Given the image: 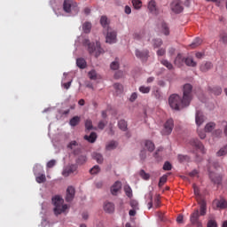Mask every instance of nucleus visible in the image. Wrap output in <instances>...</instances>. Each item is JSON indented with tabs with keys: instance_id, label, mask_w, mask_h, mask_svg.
<instances>
[{
	"instance_id": "f3484780",
	"label": "nucleus",
	"mask_w": 227,
	"mask_h": 227,
	"mask_svg": "<svg viewBox=\"0 0 227 227\" xmlns=\"http://www.w3.org/2000/svg\"><path fill=\"white\" fill-rule=\"evenodd\" d=\"M148 10L149 12H151V13H153L154 15H157L159 13V11L157 10V4L154 0L149 1Z\"/></svg>"
},
{
	"instance_id": "423d86ee",
	"label": "nucleus",
	"mask_w": 227,
	"mask_h": 227,
	"mask_svg": "<svg viewBox=\"0 0 227 227\" xmlns=\"http://www.w3.org/2000/svg\"><path fill=\"white\" fill-rule=\"evenodd\" d=\"M170 9L174 13H182V12H184V5L182 4V1L174 0L170 4Z\"/></svg>"
},
{
	"instance_id": "bf43d9fd",
	"label": "nucleus",
	"mask_w": 227,
	"mask_h": 227,
	"mask_svg": "<svg viewBox=\"0 0 227 227\" xmlns=\"http://www.w3.org/2000/svg\"><path fill=\"white\" fill-rule=\"evenodd\" d=\"M54 166H56V160H51L50 161H48L46 167L48 168H54Z\"/></svg>"
},
{
	"instance_id": "a211bd4d",
	"label": "nucleus",
	"mask_w": 227,
	"mask_h": 227,
	"mask_svg": "<svg viewBox=\"0 0 227 227\" xmlns=\"http://www.w3.org/2000/svg\"><path fill=\"white\" fill-rule=\"evenodd\" d=\"M198 203L200 207V215L207 214V201L204 199H198Z\"/></svg>"
},
{
	"instance_id": "338daca9",
	"label": "nucleus",
	"mask_w": 227,
	"mask_h": 227,
	"mask_svg": "<svg viewBox=\"0 0 227 227\" xmlns=\"http://www.w3.org/2000/svg\"><path fill=\"white\" fill-rule=\"evenodd\" d=\"M166 54V50L165 49H160L157 51V56H164Z\"/></svg>"
},
{
	"instance_id": "2eb2a0df",
	"label": "nucleus",
	"mask_w": 227,
	"mask_h": 227,
	"mask_svg": "<svg viewBox=\"0 0 227 227\" xmlns=\"http://www.w3.org/2000/svg\"><path fill=\"white\" fill-rule=\"evenodd\" d=\"M121 189V182L116 181L114 185L111 187V193L113 196H116L118 194V192H120Z\"/></svg>"
},
{
	"instance_id": "39448f33",
	"label": "nucleus",
	"mask_w": 227,
	"mask_h": 227,
	"mask_svg": "<svg viewBox=\"0 0 227 227\" xmlns=\"http://www.w3.org/2000/svg\"><path fill=\"white\" fill-rule=\"evenodd\" d=\"M37 169L43 171V167L36 165L34 168L35 182H37V184H43L47 180V178L45 177V174H38V172L36 171Z\"/></svg>"
},
{
	"instance_id": "5701e85b",
	"label": "nucleus",
	"mask_w": 227,
	"mask_h": 227,
	"mask_svg": "<svg viewBox=\"0 0 227 227\" xmlns=\"http://www.w3.org/2000/svg\"><path fill=\"white\" fill-rule=\"evenodd\" d=\"M84 139L89 143H95L97 141V133L91 132L90 136L85 135Z\"/></svg>"
},
{
	"instance_id": "052dcab7",
	"label": "nucleus",
	"mask_w": 227,
	"mask_h": 227,
	"mask_svg": "<svg viewBox=\"0 0 227 227\" xmlns=\"http://www.w3.org/2000/svg\"><path fill=\"white\" fill-rule=\"evenodd\" d=\"M207 227H217V222L215 220H209L207 222Z\"/></svg>"
},
{
	"instance_id": "a18cd8bd",
	"label": "nucleus",
	"mask_w": 227,
	"mask_h": 227,
	"mask_svg": "<svg viewBox=\"0 0 227 227\" xmlns=\"http://www.w3.org/2000/svg\"><path fill=\"white\" fill-rule=\"evenodd\" d=\"M82 29L84 33H90V31H91V23L85 22L82 26Z\"/></svg>"
},
{
	"instance_id": "e2e57ef3",
	"label": "nucleus",
	"mask_w": 227,
	"mask_h": 227,
	"mask_svg": "<svg viewBox=\"0 0 227 227\" xmlns=\"http://www.w3.org/2000/svg\"><path fill=\"white\" fill-rule=\"evenodd\" d=\"M154 207L155 208H159V207H160V198L156 197L154 199Z\"/></svg>"
},
{
	"instance_id": "ea45409f",
	"label": "nucleus",
	"mask_w": 227,
	"mask_h": 227,
	"mask_svg": "<svg viewBox=\"0 0 227 227\" xmlns=\"http://www.w3.org/2000/svg\"><path fill=\"white\" fill-rule=\"evenodd\" d=\"M124 192L128 198H132V188L129 184L124 185Z\"/></svg>"
},
{
	"instance_id": "b1692460",
	"label": "nucleus",
	"mask_w": 227,
	"mask_h": 227,
	"mask_svg": "<svg viewBox=\"0 0 227 227\" xmlns=\"http://www.w3.org/2000/svg\"><path fill=\"white\" fill-rule=\"evenodd\" d=\"M212 62H206L200 65L201 72H208V70L212 69Z\"/></svg>"
},
{
	"instance_id": "c756f323",
	"label": "nucleus",
	"mask_w": 227,
	"mask_h": 227,
	"mask_svg": "<svg viewBox=\"0 0 227 227\" xmlns=\"http://www.w3.org/2000/svg\"><path fill=\"white\" fill-rule=\"evenodd\" d=\"M92 157L95 160H97L98 164H102V162H104V157L100 153H93Z\"/></svg>"
},
{
	"instance_id": "6ab92c4d",
	"label": "nucleus",
	"mask_w": 227,
	"mask_h": 227,
	"mask_svg": "<svg viewBox=\"0 0 227 227\" xmlns=\"http://www.w3.org/2000/svg\"><path fill=\"white\" fill-rule=\"evenodd\" d=\"M195 121L198 127H200V125H202L203 121H205V116H203V113H201V111L196 112Z\"/></svg>"
},
{
	"instance_id": "4d7b16f0",
	"label": "nucleus",
	"mask_w": 227,
	"mask_h": 227,
	"mask_svg": "<svg viewBox=\"0 0 227 227\" xmlns=\"http://www.w3.org/2000/svg\"><path fill=\"white\" fill-rule=\"evenodd\" d=\"M86 160H88V159L86 158V156L82 155L78 158L77 160V164H84V162H86Z\"/></svg>"
},
{
	"instance_id": "6e6d98bb",
	"label": "nucleus",
	"mask_w": 227,
	"mask_h": 227,
	"mask_svg": "<svg viewBox=\"0 0 227 227\" xmlns=\"http://www.w3.org/2000/svg\"><path fill=\"white\" fill-rule=\"evenodd\" d=\"M162 45V39H154L153 40V47L159 48Z\"/></svg>"
},
{
	"instance_id": "a878e982",
	"label": "nucleus",
	"mask_w": 227,
	"mask_h": 227,
	"mask_svg": "<svg viewBox=\"0 0 227 227\" xmlns=\"http://www.w3.org/2000/svg\"><path fill=\"white\" fill-rule=\"evenodd\" d=\"M145 146L147 148L148 152H153V150H155V144L150 140L145 141Z\"/></svg>"
},
{
	"instance_id": "0eeeda50",
	"label": "nucleus",
	"mask_w": 227,
	"mask_h": 227,
	"mask_svg": "<svg viewBox=\"0 0 227 227\" xmlns=\"http://www.w3.org/2000/svg\"><path fill=\"white\" fill-rule=\"evenodd\" d=\"M190 221L193 226L203 227L201 222H200V210L196 209L190 216Z\"/></svg>"
},
{
	"instance_id": "7c9ffc66",
	"label": "nucleus",
	"mask_w": 227,
	"mask_h": 227,
	"mask_svg": "<svg viewBox=\"0 0 227 227\" xmlns=\"http://www.w3.org/2000/svg\"><path fill=\"white\" fill-rule=\"evenodd\" d=\"M211 93H213V95H216L219 96L221 95V93H223V89L219 86H215L210 89Z\"/></svg>"
},
{
	"instance_id": "412c9836",
	"label": "nucleus",
	"mask_w": 227,
	"mask_h": 227,
	"mask_svg": "<svg viewBox=\"0 0 227 227\" xmlns=\"http://www.w3.org/2000/svg\"><path fill=\"white\" fill-rule=\"evenodd\" d=\"M217 208L224 209L227 208V201L224 199H221L220 200L215 201Z\"/></svg>"
},
{
	"instance_id": "58836bf2",
	"label": "nucleus",
	"mask_w": 227,
	"mask_h": 227,
	"mask_svg": "<svg viewBox=\"0 0 227 227\" xmlns=\"http://www.w3.org/2000/svg\"><path fill=\"white\" fill-rule=\"evenodd\" d=\"M217 157H223V155H227V145L222 147L217 153Z\"/></svg>"
},
{
	"instance_id": "4468645a",
	"label": "nucleus",
	"mask_w": 227,
	"mask_h": 227,
	"mask_svg": "<svg viewBox=\"0 0 227 227\" xmlns=\"http://www.w3.org/2000/svg\"><path fill=\"white\" fill-rule=\"evenodd\" d=\"M192 146H194L195 148H197V150H200L201 152V153H205V146L203 145V144H201L200 142V140L198 139H193L191 142Z\"/></svg>"
},
{
	"instance_id": "ddd939ff",
	"label": "nucleus",
	"mask_w": 227,
	"mask_h": 227,
	"mask_svg": "<svg viewBox=\"0 0 227 227\" xmlns=\"http://www.w3.org/2000/svg\"><path fill=\"white\" fill-rule=\"evenodd\" d=\"M208 171H209V177L212 180V182H214V184H221V182H223V177H221V176H215V174H214V172H212L210 167H208Z\"/></svg>"
},
{
	"instance_id": "5fc2aeb1",
	"label": "nucleus",
	"mask_w": 227,
	"mask_h": 227,
	"mask_svg": "<svg viewBox=\"0 0 227 227\" xmlns=\"http://www.w3.org/2000/svg\"><path fill=\"white\" fill-rule=\"evenodd\" d=\"M85 128L87 130H91L93 129V122L91 121V120H87L85 121Z\"/></svg>"
},
{
	"instance_id": "c9c22d12",
	"label": "nucleus",
	"mask_w": 227,
	"mask_h": 227,
	"mask_svg": "<svg viewBox=\"0 0 227 227\" xmlns=\"http://www.w3.org/2000/svg\"><path fill=\"white\" fill-rule=\"evenodd\" d=\"M110 68L112 70H118V68H120V59H116L114 61H113L110 65Z\"/></svg>"
},
{
	"instance_id": "09e8293b",
	"label": "nucleus",
	"mask_w": 227,
	"mask_h": 227,
	"mask_svg": "<svg viewBox=\"0 0 227 227\" xmlns=\"http://www.w3.org/2000/svg\"><path fill=\"white\" fill-rule=\"evenodd\" d=\"M139 175L144 180H150V174L145 172V170H140Z\"/></svg>"
},
{
	"instance_id": "6e6552de",
	"label": "nucleus",
	"mask_w": 227,
	"mask_h": 227,
	"mask_svg": "<svg viewBox=\"0 0 227 227\" xmlns=\"http://www.w3.org/2000/svg\"><path fill=\"white\" fill-rule=\"evenodd\" d=\"M173 127H175V122L173 121V119H168L164 124L162 134L164 136H169V134L173 132Z\"/></svg>"
},
{
	"instance_id": "f257e3e1",
	"label": "nucleus",
	"mask_w": 227,
	"mask_h": 227,
	"mask_svg": "<svg viewBox=\"0 0 227 227\" xmlns=\"http://www.w3.org/2000/svg\"><path fill=\"white\" fill-rule=\"evenodd\" d=\"M183 98L176 94H172L168 98V104L171 109L180 111L183 107H186L192 100V85L186 83L184 86Z\"/></svg>"
},
{
	"instance_id": "20e7f679",
	"label": "nucleus",
	"mask_w": 227,
	"mask_h": 227,
	"mask_svg": "<svg viewBox=\"0 0 227 227\" xmlns=\"http://www.w3.org/2000/svg\"><path fill=\"white\" fill-rule=\"evenodd\" d=\"M63 10L66 13L77 15V13H79V5H77V3L74 0H64Z\"/></svg>"
},
{
	"instance_id": "3c124183",
	"label": "nucleus",
	"mask_w": 227,
	"mask_h": 227,
	"mask_svg": "<svg viewBox=\"0 0 227 227\" xmlns=\"http://www.w3.org/2000/svg\"><path fill=\"white\" fill-rule=\"evenodd\" d=\"M193 191H194V194L196 196V200L198 201V200H203V198H201V195H200V190L198 189V187L193 184Z\"/></svg>"
},
{
	"instance_id": "72a5a7b5",
	"label": "nucleus",
	"mask_w": 227,
	"mask_h": 227,
	"mask_svg": "<svg viewBox=\"0 0 227 227\" xmlns=\"http://www.w3.org/2000/svg\"><path fill=\"white\" fill-rule=\"evenodd\" d=\"M169 175H171L170 173L167 174V175H163L159 181V187H162V185H164V184H166V182H168V176H169Z\"/></svg>"
},
{
	"instance_id": "bb28decb",
	"label": "nucleus",
	"mask_w": 227,
	"mask_h": 227,
	"mask_svg": "<svg viewBox=\"0 0 227 227\" xmlns=\"http://www.w3.org/2000/svg\"><path fill=\"white\" fill-rule=\"evenodd\" d=\"M76 65L78 67V68H82V69H84L86 68V60L82 58H79L76 59Z\"/></svg>"
},
{
	"instance_id": "0e129e2a",
	"label": "nucleus",
	"mask_w": 227,
	"mask_h": 227,
	"mask_svg": "<svg viewBox=\"0 0 227 227\" xmlns=\"http://www.w3.org/2000/svg\"><path fill=\"white\" fill-rule=\"evenodd\" d=\"M198 134H199V137H200V139H205V137H207V134L205 133V131L203 130H199L198 129Z\"/></svg>"
},
{
	"instance_id": "dca6fc26",
	"label": "nucleus",
	"mask_w": 227,
	"mask_h": 227,
	"mask_svg": "<svg viewBox=\"0 0 227 227\" xmlns=\"http://www.w3.org/2000/svg\"><path fill=\"white\" fill-rule=\"evenodd\" d=\"M174 63L176 67H178V68H180L181 67H184V64L185 63V58H184V56L179 53L176 57Z\"/></svg>"
},
{
	"instance_id": "e433bc0d",
	"label": "nucleus",
	"mask_w": 227,
	"mask_h": 227,
	"mask_svg": "<svg viewBox=\"0 0 227 227\" xmlns=\"http://www.w3.org/2000/svg\"><path fill=\"white\" fill-rule=\"evenodd\" d=\"M132 5L135 10H141V6H143V2L140 0H132Z\"/></svg>"
},
{
	"instance_id": "c03bdc74",
	"label": "nucleus",
	"mask_w": 227,
	"mask_h": 227,
	"mask_svg": "<svg viewBox=\"0 0 227 227\" xmlns=\"http://www.w3.org/2000/svg\"><path fill=\"white\" fill-rule=\"evenodd\" d=\"M138 90H139L140 93L147 94L151 91L152 88L142 85L139 87Z\"/></svg>"
},
{
	"instance_id": "7ed1b4c3",
	"label": "nucleus",
	"mask_w": 227,
	"mask_h": 227,
	"mask_svg": "<svg viewBox=\"0 0 227 227\" xmlns=\"http://www.w3.org/2000/svg\"><path fill=\"white\" fill-rule=\"evenodd\" d=\"M83 45L85 47H88V51L90 54H93L95 52V57L98 58L102 52H104V50L102 47H100V43L97 42L95 43H90V40L85 39L83 40Z\"/></svg>"
},
{
	"instance_id": "79ce46f5",
	"label": "nucleus",
	"mask_w": 227,
	"mask_h": 227,
	"mask_svg": "<svg viewBox=\"0 0 227 227\" xmlns=\"http://www.w3.org/2000/svg\"><path fill=\"white\" fill-rule=\"evenodd\" d=\"M215 129V124L214 122H208L205 127L206 132H212Z\"/></svg>"
},
{
	"instance_id": "cd10ccee",
	"label": "nucleus",
	"mask_w": 227,
	"mask_h": 227,
	"mask_svg": "<svg viewBox=\"0 0 227 227\" xmlns=\"http://www.w3.org/2000/svg\"><path fill=\"white\" fill-rule=\"evenodd\" d=\"M79 123H81V117L79 116L73 117L69 121V124L71 125V127H77Z\"/></svg>"
},
{
	"instance_id": "f704fd0d",
	"label": "nucleus",
	"mask_w": 227,
	"mask_h": 227,
	"mask_svg": "<svg viewBox=\"0 0 227 227\" xmlns=\"http://www.w3.org/2000/svg\"><path fill=\"white\" fill-rule=\"evenodd\" d=\"M114 88L117 95H120V93H123V85H121L120 83H114Z\"/></svg>"
},
{
	"instance_id": "2f4dec72",
	"label": "nucleus",
	"mask_w": 227,
	"mask_h": 227,
	"mask_svg": "<svg viewBox=\"0 0 227 227\" xmlns=\"http://www.w3.org/2000/svg\"><path fill=\"white\" fill-rule=\"evenodd\" d=\"M118 127L121 130L125 132V130H127V121L125 120L119 121Z\"/></svg>"
},
{
	"instance_id": "f8f14e48",
	"label": "nucleus",
	"mask_w": 227,
	"mask_h": 227,
	"mask_svg": "<svg viewBox=\"0 0 227 227\" xmlns=\"http://www.w3.org/2000/svg\"><path fill=\"white\" fill-rule=\"evenodd\" d=\"M75 171H77V166L70 165L69 167L64 168L62 175L66 177L70 176V175H72V173H75Z\"/></svg>"
},
{
	"instance_id": "13d9d810",
	"label": "nucleus",
	"mask_w": 227,
	"mask_h": 227,
	"mask_svg": "<svg viewBox=\"0 0 227 227\" xmlns=\"http://www.w3.org/2000/svg\"><path fill=\"white\" fill-rule=\"evenodd\" d=\"M220 40L223 42V43H227V34L223 33L220 35Z\"/></svg>"
},
{
	"instance_id": "9d476101",
	"label": "nucleus",
	"mask_w": 227,
	"mask_h": 227,
	"mask_svg": "<svg viewBox=\"0 0 227 227\" xmlns=\"http://www.w3.org/2000/svg\"><path fill=\"white\" fill-rule=\"evenodd\" d=\"M135 54H136V57L138 58V59H141V61H147L148 54H150V52L148 51V50H144V51L136 50Z\"/></svg>"
},
{
	"instance_id": "37998d69",
	"label": "nucleus",
	"mask_w": 227,
	"mask_h": 227,
	"mask_svg": "<svg viewBox=\"0 0 227 227\" xmlns=\"http://www.w3.org/2000/svg\"><path fill=\"white\" fill-rule=\"evenodd\" d=\"M177 159H178L179 162H189V160H191V158H189V156L182 155V154H179L177 156Z\"/></svg>"
},
{
	"instance_id": "774afa93",
	"label": "nucleus",
	"mask_w": 227,
	"mask_h": 227,
	"mask_svg": "<svg viewBox=\"0 0 227 227\" xmlns=\"http://www.w3.org/2000/svg\"><path fill=\"white\" fill-rule=\"evenodd\" d=\"M137 98V93L133 92V93L131 94V96H130L129 100H130V102H134Z\"/></svg>"
},
{
	"instance_id": "a19ab883",
	"label": "nucleus",
	"mask_w": 227,
	"mask_h": 227,
	"mask_svg": "<svg viewBox=\"0 0 227 227\" xmlns=\"http://www.w3.org/2000/svg\"><path fill=\"white\" fill-rule=\"evenodd\" d=\"M161 65H163V67H166V68H168V70H173V64H171V62L163 59L160 61Z\"/></svg>"
},
{
	"instance_id": "1a4fd4ad",
	"label": "nucleus",
	"mask_w": 227,
	"mask_h": 227,
	"mask_svg": "<svg viewBox=\"0 0 227 227\" xmlns=\"http://www.w3.org/2000/svg\"><path fill=\"white\" fill-rule=\"evenodd\" d=\"M106 43H116V31L107 28Z\"/></svg>"
},
{
	"instance_id": "c85d7f7f",
	"label": "nucleus",
	"mask_w": 227,
	"mask_h": 227,
	"mask_svg": "<svg viewBox=\"0 0 227 227\" xmlns=\"http://www.w3.org/2000/svg\"><path fill=\"white\" fill-rule=\"evenodd\" d=\"M133 38L135 40H143L145 38V30H140L133 34Z\"/></svg>"
},
{
	"instance_id": "473e14b6",
	"label": "nucleus",
	"mask_w": 227,
	"mask_h": 227,
	"mask_svg": "<svg viewBox=\"0 0 227 227\" xmlns=\"http://www.w3.org/2000/svg\"><path fill=\"white\" fill-rule=\"evenodd\" d=\"M161 31L162 33L168 36V35H169V27H168V24H166L165 22H161Z\"/></svg>"
},
{
	"instance_id": "603ef678",
	"label": "nucleus",
	"mask_w": 227,
	"mask_h": 227,
	"mask_svg": "<svg viewBox=\"0 0 227 227\" xmlns=\"http://www.w3.org/2000/svg\"><path fill=\"white\" fill-rule=\"evenodd\" d=\"M89 77L91 81H97V71L91 70L89 72Z\"/></svg>"
},
{
	"instance_id": "4c0bfd02",
	"label": "nucleus",
	"mask_w": 227,
	"mask_h": 227,
	"mask_svg": "<svg viewBox=\"0 0 227 227\" xmlns=\"http://www.w3.org/2000/svg\"><path fill=\"white\" fill-rule=\"evenodd\" d=\"M100 24L101 26H103V27H107V29H109L108 26H109V21L107 20V17L106 16H102L100 19Z\"/></svg>"
},
{
	"instance_id": "9b49d317",
	"label": "nucleus",
	"mask_w": 227,
	"mask_h": 227,
	"mask_svg": "<svg viewBox=\"0 0 227 227\" xmlns=\"http://www.w3.org/2000/svg\"><path fill=\"white\" fill-rule=\"evenodd\" d=\"M74 196L75 188H74V186H68L67 189L66 201H67V203H70V201L74 200Z\"/></svg>"
},
{
	"instance_id": "4be33fe9",
	"label": "nucleus",
	"mask_w": 227,
	"mask_h": 227,
	"mask_svg": "<svg viewBox=\"0 0 227 227\" xmlns=\"http://www.w3.org/2000/svg\"><path fill=\"white\" fill-rule=\"evenodd\" d=\"M184 63L186 67H197L198 63L194 61V59L192 57H187L184 59Z\"/></svg>"
},
{
	"instance_id": "f03ea898",
	"label": "nucleus",
	"mask_w": 227,
	"mask_h": 227,
	"mask_svg": "<svg viewBox=\"0 0 227 227\" xmlns=\"http://www.w3.org/2000/svg\"><path fill=\"white\" fill-rule=\"evenodd\" d=\"M65 200L59 195H56L52 198V204L54 205V214L55 215H61L63 212H66L68 209V205L63 204Z\"/></svg>"
},
{
	"instance_id": "864d4df0",
	"label": "nucleus",
	"mask_w": 227,
	"mask_h": 227,
	"mask_svg": "<svg viewBox=\"0 0 227 227\" xmlns=\"http://www.w3.org/2000/svg\"><path fill=\"white\" fill-rule=\"evenodd\" d=\"M130 207L135 210H139V203L137 200H130Z\"/></svg>"
},
{
	"instance_id": "49530a36",
	"label": "nucleus",
	"mask_w": 227,
	"mask_h": 227,
	"mask_svg": "<svg viewBox=\"0 0 227 227\" xmlns=\"http://www.w3.org/2000/svg\"><path fill=\"white\" fill-rule=\"evenodd\" d=\"M90 175H97L98 173H100V167L98 165H95L92 168L90 169Z\"/></svg>"
},
{
	"instance_id": "aec40b11",
	"label": "nucleus",
	"mask_w": 227,
	"mask_h": 227,
	"mask_svg": "<svg viewBox=\"0 0 227 227\" xmlns=\"http://www.w3.org/2000/svg\"><path fill=\"white\" fill-rule=\"evenodd\" d=\"M104 210L108 214H113V212H114V204H113V202H106L104 205Z\"/></svg>"
},
{
	"instance_id": "8fccbe9b",
	"label": "nucleus",
	"mask_w": 227,
	"mask_h": 227,
	"mask_svg": "<svg viewBox=\"0 0 227 227\" xmlns=\"http://www.w3.org/2000/svg\"><path fill=\"white\" fill-rule=\"evenodd\" d=\"M164 171H171L173 169V165L169 161H166L163 165Z\"/></svg>"
},
{
	"instance_id": "69168bd1",
	"label": "nucleus",
	"mask_w": 227,
	"mask_h": 227,
	"mask_svg": "<svg viewBox=\"0 0 227 227\" xmlns=\"http://www.w3.org/2000/svg\"><path fill=\"white\" fill-rule=\"evenodd\" d=\"M98 129H100L101 130H104L105 127H106V122H104V121H100L98 124Z\"/></svg>"
},
{
	"instance_id": "de8ad7c7",
	"label": "nucleus",
	"mask_w": 227,
	"mask_h": 227,
	"mask_svg": "<svg viewBox=\"0 0 227 227\" xmlns=\"http://www.w3.org/2000/svg\"><path fill=\"white\" fill-rule=\"evenodd\" d=\"M116 146H118V143H116L115 141H111L106 145V150H114V148H116Z\"/></svg>"
},
{
	"instance_id": "393cba45",
	"label": "nucleus",
	"mask_w": 227,
	"mask_h": 227,
	"mask_svg": "<svg viewBox=\"0 0 227 227\" xmlns=\"http://www.w3.org/2000/svg\"><path fill=\"white\" fill-rule=\"evenodd\" d=\"M203 43V40L201 38L197 37L193 40V42L190 44L191 49H196V47H200V45Z\"/></svg>"
},
{
	"instance_id": "680f3d73",
	"label": "nucleus",
	"mask_w": 227,
	"mask_h": 227,
	"mask_svg": "<svg viewBox=\"0 0 227 227\" xmlns=\"http://www.w3.org/2000/svg\"><path fill=\"white\" fill-rule=\"evenodd\" d=\"M75 146H79V145L77 144L76 141H72V142H70V144L67 145V147L70 148L71 150H74V148H75Z\"/></svg>"
}]
</instances>
